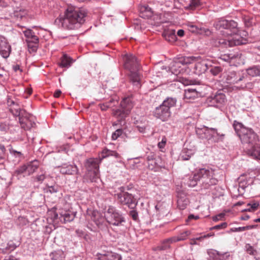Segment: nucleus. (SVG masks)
Listing matches in <instances>:
<instances>
[{
  "label": "nucleus",
  "mask_w": 260,
  "mask_h": 260,
  "mask_svg": "<svg viewBox=\"0 0 260 260\" xmlns=\"http://www.w3.org/2000/svg\"><path fill=\"white\" fill-rule=\"evenodd\" d=\"M214 25L216 29L221 30V35L223 36V38L219 39L220 44L226 47L246 43L247 40L241 37V35L246 37L247 32L238 30V24L236 21L221 19L216 22Z\"/></svg>",
  "instance_id": "nucleus-1"
},
{
  "label": "nucleus",
  "mask_w": 260,
  "mask_h": 260,
  "mask_svg": "<svg viewBox=\"0 0 260 260\" xmlns=\"http://www.w3.org/2000/svg\"><path fill=\"white\" fill-rule=\"evenodd\" d=\"M101 159L99 157L89 158L84 162L86 172L84 177V181L87 182H96L100 179L99 165Z\"/></svg>",
  "instance_id": "nucleus-2"
},
{
  "label": "nucleus",
  "mask_w": 260,
  "mask_h": 260,
  "mask_svg": "<svg viewBox=\"0 0 260 260\" xmlns=\"http://www.w3.org/2000/svg\"><path fill=\"white\" fill-rule=\"evenodd\" d=\"M176 104V100L172 98H168L162 103L156 107L153 112L154 116L163 121L168 120L171 115V108Z\"/></svg>",
  "instance_id": "nucleus-3"
},
{
  "label": "nucleus",
  "mask_w": 260,
  "mask_h": 260,
  "mask_svg": "<svg viewBox=\"0 0 260 260\" xmlns=\"http://www.w3.org/2000/svg\"><path fill=\"white\" fill-rule=\"evenodd\" d=\"M197 173V177L202 181V186L205 189H208L218 183V180L215 177L214 170L212 168H202Z\"/></svg>",
  "instance_id": "nucleus-4"
},
{
  "label": "nucleus",
  "mask_w": 260,
  "mask_h": 260,
  "mask_svg": "<svg viewBox=\"0 0 260 260\" xmlns=\"http://www.w3.org/2000/svg\"><path fill=\"white\" fill-rule=\"evenodd\" d=\"M133 107L131 99L129 97L124 98L120 103V109H112V115L120 121L129 115Z\"/></svg>",
  "instance_id": "nucleus-5"
},
{
  "label": "nucleus",
  "mask_w": 260,
  "mask_h": 260,
  "mask_svg": "<svg viewBox=\"0 0 260 260\" xmlns=\"http://www.w3.org/2000/svg\"><path fill=\"white\" fill-rule=\"evenodd\" d=\"M106 221L114 226H120L125 222L122 214L113 206H109L105 214Z\"/></svg>",
  "instance_id": "nucleus-6"
},
{
  "label": "nucleus",
  "mask_w": 260,
  "mask_h": 260,
  "mask_svg": "<svg viewBox=\"0 0 260 260\" xmlns=\"http://www.w3.org/2000/svg\"><path fill=\"white\" fill-rule=\"evenodd\" d=\"M198 57L194 56H182L174 59L171 62L170 70L172 73L178 75L181 73V65H187L197 61Z\"/></svg>",
  "instance_id": "nucleus-7"
},
{
  "label": "nucleus",
  "mask_w": 260,
  "mask_h": 260,
  "mask_svg": "<svg viewBox=\"0 0 260 260\" xmlns=\"http://www.w3.org/2000/svg\"><path fill=\"white\" fill-rule=\"evenodd\" d=\"M10 110L14 115L19 116L20 125L24 129H29L35 125V123L31 119V116L25 110L15 109L16 112L14 113L12 109Z\"/></svg>",
  "instance_id": "nucleus-8"
},
{
  "label": "nucleus",
  "mask_w": 260,
  "mask_h": 260,
  "mask_svg": "<svg viewBox=\"0 0 260 260\" xmlns=\"http://www.w3.org/2000/svg\"><path fill=\"white\" fill-rule=\"evenodd\" d=\"M84 17H58L55 23L62 27L70 29H74L83 21Z\"/></svg>",
  "instance_id": "nucleus-9"
},
{
  "label": "nucleus",
  "mask_w": 260,
  "mask_h": 260,
  "mask_svg": "<svg viewBox=\"0 0 260 260\" xmlns=\"http://www.w3.org/2000/svg\"><path fill=\"white\" fill-rule=\"evenodd\" d=\"M61 11L63 12V15L61 13L59 16H87L88 11L84 8H78L72 5H68L67 7L62 8Z\"/></svg>",
  "instance_id": "nucleus-10"
},
{
  "label": "nucleus",
  "mask_w": 260,
  "mask_h": 260,
  "mask_svg": "<svg viewBox=\"0 0 260 260\" xmlns=\"http://www.w3.org/2000/svg\"><path fill=\"white\" fill-rule=\"evenodd\" d=\"M247 131V133L242 135L240 138L243 144L248 145L249 148H252L258 144L259 139L251 129H248Z\"/></svg>",
  "instance_id": "nucleus-11"
},
{
  "label": "nucleus",
  "mask_w": 260,
  "mask_h": 260,
  "mask_svg": "<svg viewBox=\"0 0 260 260\" xmlns=\"http://www.w3.org/2000/svg\"><path fill=\"white\" fill-rule=\"evenodd\" d=\"M117 198L120 204L126 205L131 209H134L137 205V202L134 197L127 192L118 193Z\"/></svg>",
  "instance_id": "nucleus-12"
},
{
  "label": "nucleus",
  "mask_w": 260,
  "mask_h": 260,
  "mask_svg": "<svg viewBox=\"0 0 260 260\" xmlns=\"http://www.w3.org/2000/svg\"><path fill=\"white\" fill-rule=\"evenodd\" d=\"M124 68L128 70H134L135 71H139L140 66L136 57L133 54H128L125 55L124 58Z\"/></svg>",
  "instance_id": "nucleus-13"
},
{
  "label": "nucleus",
  "mask_w": 260,
  "mask_h": 260,
  "mask_svg": "<svg viewBox=\"0 0 260 260\" xmlns=\"http://www.w3.org/2000/svg\"><path fill=\"white\" fill-rule=\"evenodd\" d=\"M209 101L213 106L221 107L225 105L226 99L224 94L217 92L214 96L209 98Z\"/></svg>",
  "instance_id": "nucleus-14"
},
{
  "label": "nucleus",
  "mask_w": 260,
  "mask_h": 260,
  "mask_svg": "<svg viewBox=\"0 0 260 260\" xmlns=\"http://www.w3.org/2000/svg\"><path fill=\"white\" fill-rule=\"evenodd\" d=\"M197 57H198V59L194 61L196 63L193 68V73L196 75L200 76L205 73L208 69V67L205 60H201L200 56Z\"/></svg>",
  "instance_id": "nucleus-15"
},
{
  "label": "nucleus",
  "mask_w": 260,
  "mask_h": 260,
  "mask_svg": "<svg viewBox=\"0 0 260 260\" xmlns=\"http://www.w3.org/2000/svg\"><path fill=\"white\" fill-rule=\"evenodd\" d=\"M241 57V54L236 52L222 55L221 59L225 61L229 62L231 65L236 66L237 63H239Z\"/></svg>",
  "instance_id": "nucleus-16"
},
{
  "label": "nucleus",
  "mask_w": 260,
  "mask_h": 260,
  "mask_svg": "<svg viewBox=\"0 0 260 260\" xmlns=\"http://www.w3.org/2000/svg\"><path fill=\"white\" fill-rule=\"evenodd\" d=\"M60 172L62 174L74 175L78 173V169L76 165L64 164L58 167Z\"/></svg>",
  "instance_id": "nucleus-17"
},
{
  "label": "nucleus",
  "mask_w": 260,
  "mask_h": 260,
  "mask_svg": "<svg viewBox=\"0 0 260 260\" xmlns=\"http://www.w3.org/2000/svg\"><path fill=\"white\" fill-rule=\"evenodd\" d=\"M11 46L6 38L0 37V54L4 58H7L11 52Z\"/></svg>",
  "instance_id": "nucleus-18"
},
{
  "label": "nucleus",
  "mask_w": 260,
  "mask_h": 260,
  "mask_svg": "<svg viewBox=\"0 0 260 260\" xmlns=\"http://www.w3.org/2000/svg\"><path fill=\"white\" fill-rule=\"evenodd\" d=\"M177 207L180 210L185 209L189 204V200L183 192H179L177 195Z\"/></svg>",
  "instance_id": "nucleus-19"
},
{
  "label": "nucleus",
  "mask_w": 260,
  "mask_h": 260,
  "mask_svg": "<svg viewBox=\"0 0 260 260\" xmlns=\"http://www.w3.org/2000/svg\"><path fill=\"white\" fill-rule=\"evenodd\" d=\"M245 79L243 75L237 74L235 72H231L228 73L226 76V82L229 84H235Z\"/></svg>",
  "instance_id": "nucleus-20"
},
{
  "label": "nucleus",
  "mask_w": 260,
  "mask_h": 260,
  "mask_svg": "<svg viewBox=\"0 0 260 260\" xmlns=\"http://www.w3.org/2000/svg\"><path fill=\"white\" fill-rule=\"evenodd\" d=\"M207 252L209 260H223L230 254L229 252L221 253L214 249H209Z\"/></svg>",
  "instance_id": "nucleus-21"
},
{
  "label": "nucleus",
  "mask_w": 260,
  "mask_h": 260,
  "mask_svg": "<svg viewBox=\"0 0 260 260\" xmlns=\"http://www.w3.org/2000/svg\"><path fill=\"white\" fill-rule=\"evenodd\" d=\"M25 37L26 38V42L27 43H39V39L35 32L30 29H27L23 31Z\"/></svg>",
  "instance_id": "nucleus-22"
},
{
  "label": "nucleus",
  "mask_w": 260,
  "mask_h": 260,
  "mask_svg": "<svg viewBox=\"0 0 260 260\" xmlns=\"http://www.w3.org/2000/svg\"><path fill=\"white\" fill-rule=\"evenodd\" d=\"M233 127L239 138L242 136V135L247 133L248 132V129H249L244 126V125L241 123H240L237 121H234L233 123Z\"/></svg>",
  "instance_id": "nucleus-23"
},
{
  "label": "nucleus",
  "mask_w": 260,
  "mask_h": 260,
  "mask_svg": "<svg viewBox=\"0 0 260 260\" xmlns=\"http://www.w3.org/2000/svg\"><path fill=\"white\" fill-rule=\"evenodd\" d=\"M247 153L253 158L260 160V145L257 144L252 148H247Z\"/></svg>",
  "instance_id": "nucleus-24"
},
{
  "label": "nucleus",
  "mask_w": 260,
  "mask_h": 260,
  "mask_svg": "<svg viewBox=\"0 0 260 260\" xmlns=\"http://www.w3.org/2000/svg\"><path fill=\"white\" fill-rule=\"evenodd\" d=\"M75 217V213L71 211H66L64 213L60 214V221L66 223L73 221Z\"/></svg>",
  "instance_id": "nucleus-25"
},
{
  "label": "nucleus",
  "mask_w": 260,
  "mask_h": 260,
  "mask_svg": "<svg viewBox=\"0 0 260 260\" xmlns=\"http://www.w3.org/2000/svg\"><path fill=\"white\" fill-rule=\"evenodd\" d=\"M190 234L191 232L190 231H184L177 236L171 237V240H173L174 243L178 241H184L187 239Z\"/></svg>",
  "instance_id": "nucleus-26"
},
{
  "label": "nucleus",
  "mask_w": 260,
  "mask_h": 260,
  "mask_svg": "<svg viewBox=\"0 0 260 260\" xmlns=\"http://www.w3.org/2000/svg\"><path fill=\"white\" fill-rule=\"evenodd\" d=\"M110 156H113L116 158H118L119 157V154L115 151L110 150L109 149H108L107 148H105L102 151L101 155L99 157V158L101 159L102 161L104 158L109 157Z\"/></svg>",
  "instance_id": "nucleus-27"
},
{
  "label": "nucleus",
  "mask_w": 260,
  "mask_h": 260,
  "mask_svg": "<svg viewBox=\"0 0 260 260\" xmlns=\"http://www.w3.org/2000/svg\"><path fill=\"white\" fill-rule=\"evenodd\" d=\"M102 258L103 260H121L120 254L111 251L107 252L103 254Z\"/></svg>",
  "instance_id": "nucleus-28"
},
{
  "label": "nucleus",
  "mask_w": 260,
  "mask_h": 260,
  "mask_svg": "<svg viewBox=\"0 0 260 260\" xmlns=\"http://www.w3.org/2000/svg\"><path fill=\"white\" fill-rule=\"evenodd\" d=\"M201 131L204 134L202 137L207 140H212V135L215 133L214 128H209L207 126H205Z\"/></svg>",
  "instance_id": "nucleus-29"
},
{
  "label": "nucleus",
  "mask_w": 260,
  "mask_h": 260,
  "mask_svg": "<svg viewBox=\"0 0 260 260\" xmlns=\"http://www.w3.org/2000/svg\"><path fill=\"white\" fill-rule=\"evenodd\" d=\"M174 243L173 240H171V238L164 240L161 244L156 247L158 250H165L169 249L170 247V244Z\"/></svg>",
  "instance_id": "nucleus-30"
},
{
  "label": "nucleus",
  "mask_w": 260,
  "mask_h": 260,
  "mask_svg": "<svg viewBox=\"0 0 260 260\" xmlns=\"http://www.w3.org/2000/svg\"><path fill=\"white\" fill-rule=\"evenodd\" d=\"M25 167H26V170L28 175H30L36 171L38 168L39 165L37 161H34L33 162L25 165Z\"/></svg>",
  "instance_id": "nucleus-31"
},
{
  "label": "nucleus",
  "mask_w": 260,
  "mask_h": 260,
  "mask_svg": "<svg viewBox=\"0 0 260 260\" xmlns=\"http://www.w3.org/2000/svg\"><path fill=\"white\" fill-rule=\"evenodd\" d=\"M193 152L191 149L184 148L180 154V158L183 160H187L193 155Z\"/></svg>",
  "instance_id": "nucleus-32"
},
{
  "label": "nucleus",
  "mask_w": 260,
  "mask_h": 260,
  "mask_svg": "<svg viewBox=\"0 0 260 260\" xmlns=\"http://www.w3.org/2000/svg\"><path fill=\"white\" fill-rule=\"evenodd\" d=\"M113 103V106H115L118 104V102L117 100L111 99L108 102L104 103V104H100L99 106L100 107L101 110L102 111H106L108 108H111L112 106L111 104Z\"/></svg>",
  "instance_id": "nucleus-33"
},
{
  "label": "nucleus",
  "mask_w": 260,
  "mask_h": 260,
  "mask_svg": "<svg viewBox=\"0 0 260 260\" xmlns=\"http://www.w3.org/2000/svg\"><path fill=\"white\" fill-rule=\"evenodd\" d=\"M72 63V59L67 55H63L61 58L60 66L61 67H69Z\"/></svg>",
  "instance_id": "nucleus-34"
},
{
  "label": "nucleus",
  "mask_w": 260,
  "mask_h": 260,
  "mask_svg": "<svg viewBox=\"0 0 260 260\" xmlns=\"http://www.w3.org/2000/svg\"><path fill=\"white\" fill-rule=\"evenodd\" d=\"M247 74L251 77H256L260 75V69L257 67H252L246 70Z\"/></svg>",
  "instance_id": "nucleus-35"
},
{
  "label": "nucleus",
  "mask_w": 260,
  "mask_h": 260,
  "mask_svg": "<svg viewBox=\"0 0 260 260\" xmlns=\"http://www.w3.org/2000/svg\"><path fill=\"white\" fill-rule=\"evenodd\" d=\"M197 95V92L194 89L188 88L185 90L184 98L186 99H192L196 98Z\"/></svg>",
  "instance_id": "nucleus-36"
},
{
  "label": "nucleus",
  "mask_w": 260,
  "mask_h": 260,
  "mask_svg": "<svg viewBox=\"0 0 260 260\" xmlns=\"http://www.w3.org/2000/svg\"><path fill=\"white\" fill-rule=\"evenodd\" d=\"M91 219L98 226H100L103 221V217L98 211H93L92 213Z\"/></svg>",
  "instance_id": "nucleus-37"
},
{
  "label": "nucleus",
  "mask_w": 260,
  "mask_h": 260,
  "mask_svg": "<svg viewBox=\"0 0 260 260\" xmlns=\"http://www.w3.org/2000/svg\"><path fill=\"white\" fill-rule=\"evenodd\" d=\"M215 133L212 135V140L214 142H218L220 141H222L224 139L225 135L223 134H220L218 133L217 129L214 128Z\"/></svg>",
  "instance_id": "nucleus-38"
},
{
  "label": "nucleus",
  "mask_w": 260,
  "mask_h": 260,
  "mask_svg": "<svg viewBox=\"0 0 260 260\" xmlns=\"http://www.w3.org/2000/svg\"><path fill=\"white\" fill-rule=\"evenodd\" d=\"M26 167H25V165H23L17 168L12 173V176L14 177H16L18 178H19V176L23 174L24 173L26 172Z\"/></svg>",
  "instance_id": "nucleus-39"
},
{
  "label": "nucleus",
  "mask_w": 260,
  "mask_h": 260,
  "mask_svg": "<svg viewBox=\"0 0 260 260\" xmlns=\"http://www.w3.org/2000/svg\"><path fill=\"white\" fill-rule=\"evenodd\" d=\"M130 72V79L133 82L139 83L140 80V75L138 73L139 71H135L134 70H129Z\"/></svg>",
  "instance_id": "nucleus-40"
},
{
  "label": "nucleus",
  "mask_w": 260,
  "mask_h": 260,
  "mask_svg": "<svg viewBox=\"0 0 260 260\" xmlns=\"http://www.w3.org/2000/svg\"><path fill=\"white\" fill-rule=\"evenodd\" d=\"M6 148L4 145L0 144V166L4 167L6 160Z\"/></svg>",
  "instance_id": "nucleus-41"
},
{
  "label": "nucleus",
  "mask_w": 260,
  "mask_h": 260,
  "mask_svg": "<svg viewBox=\"0 0 260 260\" xmlns=\"http://www.w3.org/2000/svg\"><path fill=\"white\" fill-rule=\"evenodd\" d=\"M52 260H61L64 257V254L62 251H55L50 254Z\"/></svg>",
  "instance_id": "nucleus-42"
},
{
  "label": "nucleus",
  "mask_w": 260,
  "mask_h": 260,
  "mask_svg": "<svg viewBox=\"0 0 260 260\" xmlns=\"http://www.w3.org/2000/svg\"><path fill=\"white\" fill-rule=\"evenodd\" d=\"M136 125L138 131L140 133H144L145 132L146 129L148 126V122L144 121L143 122H139L138 121H137Z\"/></svg>",
  "instance_id": "nucleus-43"
},
{
  "label": "nucleus",
  "mask_w": 260,
  "mask_h": 260,
  "mask_svg": "<svg viewBox=\"0 0 260 260\" xmlns=\"http://www.w3.org/2000/svg\"><path fill=\"white\" fill-rule=\"evenodd\" d=\"M197 173L193 175V176H190L188 178L187 184L190 187H194L197 184V181L200 180L199 177H197Z\"/></svg>",
  "instance_id": "nucleus-44"
},
{
  "label": "nucleus",
  "mask_w": 260,
  "mask_h": 260,
  "mask_svg": "<svg viewBox=\"0 0 260 260\" xmlns=\"http://www.w3.org/2000/svg\"><path fill=\"white\" fill-rule=\"evenodd\" d=\"M139 11L140 13H149L150 15L153 14V11L147 5H140L139 7Z\"/></svg>",
  "instance_id": "nucleus-45"
},
{
  "label": "nucleus",
  "mask_w": 260,
  "mask_h": 260,
  "mask_svg": "<svg viewBox=\"0 0 260 260\" xmlns=\"http://www.w3.org/2000/svg\"><path fill=\"white\" fill-rule=\"evenodd\" d=\"M255 227V225H247L245 226H242L239 228H232L230 231L232 232H243L246 230H249L252 229H253Z\"/></svg>",
  "instance_id": "nucleus-46"
},
{
  "label": "nucleus",
  "mask_w": 260,
  "mask_h": 260,
  "mask_svg": "<svg viewBox=\"0 0 260 260\" xmlns=\"http://www.w3.org/2000/svg\"><path fill=\"white\" fill-rule=\"evenodd\" d=\"M255 20L253 17H244V22L247 27H250L255 24Z\"/></svg>",
  "instance_id": "nucleus-47"
},
{
  "label": "nucleus",
  "mask_w": 260,
  "mask_h": 260,
  "mask_svg": "<svg viewBox=\"0 0 260 260\" xmlns=\"http://www.w3.org/2000/svg\"><path fill=\"white\" fill-rule=\"evenodd\" d=\"M38 43H27L29 52H36L38 49Z\"/></svg>",
  "instance_id": "nucleus-48"
},
{
  "label": "nucleus",
  "mask_w": 260,
  "mask_h": 260,
  "mask_svg": "<svg viewBox=\"0 0 260 260\" xmlns=\"http://www.w3.org/2000/svg\"><path fill=\"white\" fill-rule=\"evenodd\" d=\"M7 104H8V105L10 107H12L13 106V107H11L10 108V109H12L13 110V112L14 113H15L16 112V110H15V109H20L19 107H18V106L15 104V103L14 102V101L13 100H12V99H8V101H7ZM10 111L12 112L11 110H10Z\"/></svg>",
  "instance_id": "nucleus-49"
},
{
  "label": "nucleus",
  "mask_w": 260,
  "mask_h": 260,
  "mask_svg": "<svg viewBox=\"0 0 260 260\" xmlns=\"http://www.w3.org/2000/svg\"><path fill=\"white\" fill-rule=\"evenodd\" d=\"M247 252L252 255H255L257 254V251L254 248L249 244H247L245 246Z\"/></svg>",
  "instance_id": "nucleus-50"
},
{
  "label": "nucleus",
  "mask_w": 260,
  "mask_h": 260,
  "mask_svg": "<svg viewBox=\"0 0 260 260\" xmlns=\"http://www.w3.org/2000/svg\"><path fill=\"white\" fill-rule=\"evenodd\" d=\"M222 71L221 67L219 66H216L212 67L210 70V73L214 76H217Z\"/></svg>",
  "instance_id": "nucleus-51"
},
{
  "label": "nucleus",
  "mask_w": 260,
  "mask_h": 260,
  "mask_svg": "<svg viewBox=\"0 0 260 260\" xmlns=\"http://www.w3.org/2000/svg\"><path fill=\"white\" fill-rule=\"evenodd\" d=\"M188 29L189 31L192 32H196L198 33L199 32L200 28L198 26H197L196 25H194L191 22H189L187 24Z\"/></svg>",
  "instance_id": "nucleus-52"
},
{
  "label": "nucleus",
  "mask_w": 260,
  "mask_h": 260,
  "mask_svg": "<svg viewBox=\"0 0 260 260\" xmlns=\"http://www.w3.org/2000/svg\"><path fill=\"white\" fill-rule=\"evenodd\" d=\"M123 130L121 128L116 130L112 135V139L116 140L122 134Z\"/></svg>",
  "instance_id": "nucleus-53"
},
{
  "label": "nucleus",
  "mask_w": 260,
  "mask_h": 260,
  "mask_svg": "<svg viewBox=\"0 0 260 260\" xmlns=\"http://www.w3.org/2000/svg\"><path fill=\"white\" fill-rule=\"evenodd\" d=\"M228 226V223L225 222H222L218 225H215L210 228V230H220L226 228Z\"/></svg>",
  "instance_id": "nucleus-54"
},
{
  "label": "nucleus",
  "mask_w": 260,
  "mask_h": 260,
  "mask_svg": "<svg viewBox=\"0 0 260 260\" xmlns=\"http://www.w3.org/2000/svg\"><path fill=\"white\" fill-rule=\"evenodd\" d=\"M201 0H190L189 6L191 8H196L201 5Z\"/></svg>",
  "instance_id": "nucleus-55"
},
{
  "label": "nucleus",
  "mask_w": 260,
  "mask_h": 260,
  "mask_svg": "<svg viewBox=\"0 0 260 260\" xmlns=\"http://www.w3.org/2000/svg\"><path fill=\"white\" fill-rule=\"evenodd\" d=\"M17 247V245H16L14 242L10 241L7 244V249H8L9 252H11L14 250Z\"/></svg>",
  "instance_id": "nucleus-56"
},
{
  "label": "nucleus",
  "mask_w": 260,
  "mask_h": 260,
  "mask_svg": "<svg viewBox=\"0 0 260 260\" xmlns=\"http://www.w3.org/2000/svg\"><path fill=\"white\" fill-rule=\"evenodd\" d=\"M214 235V234L213 233H210L209 234H207L206 235H204L203 236H200L199 237L196 238V239L197 241H202L204 240L205 239L209 238L210 237H212Z\"/></svg>",
  "instance_id": "nucleus-57"
},
{
  "label": "nucleus",
  "mask_w": 260,
  "mask_h": 260,
  "mask_svg": "<svg viewBox=\"0 0 260 260\" xmlns=\"http://www.w3.org/2000/svg\"><path fill=\"white\" fill-rule=\"evenodd\" d=\"M46 176L45 173H42L41 175H37L35 178V181L38 182H42L45 179Z\"/></svg>",
  "instance_id": "nucleus-58"
},
{
  "label": "nucleus",
  "mask_w": 260,
  "mask_h": 260,
  "mask_svg": "<svg viewBox=\"0 0 260 260\" xmlns=\"http://www.w3.org/2000/svg\"><path fill=\"white\" fill-rule=\"evenodd\" d=\"M167 142V138L164 137L162 138L161 141L158 143V147L159 149H161L164 148Z\"/></svg>",
  "instance_id": "nucleus-59"
},
{
  "label": "nucleus",
  "mask_w": 260,
  "mask_h": 260,
  "mask_svg": "<svg viewBox=\"0 0 260 260\" xmlns=\"http://www.w3.org/2000/svg\"><path fill=\"white\" fill-rule=\"evenodd\" d=\"M259 204L258 202H254L253 203H248L247 204L248 206H250L252 211H254L256 210L258 207L259 206Z\"/></svg>",
  "instance_id": "nucleus-60"
},
{
  "label": "nucleus",
  "mask_w": 260,
  "mask_h": 260,
  "mask_svg": "<svg viewBox=\"0 0 260 260\" xmlns=\"http://www.w3.org/2000/svg\"><path fill=\"white\" fill-rule=\"evenodd\" d=\"M129 215L132 217L134 220H137L138 218V212L135 210H132L129 212Z\"/></svg>",
  "instance_id": "nucleus-61"
},
{
  "label": "nucleus",
  "mask_w": 260,
  "mask_h": 260,
  "mask_svg": "<svg viewBox=\"0 0 260 260\" xmlns=\"http://www.w3.org/2000/svg\"><path fill=\"white\" fill-rule=\"evenodd\" d=\"M10 153L14 155L15 156H17V157H22V154L20 151H16L15 150H14L13 149H11L10 150Z\"/></svg>",
  "instance_id": "nucleus-62"
},
{
  "label": "nucleus",
  "mask_w": 260,
  "mask_h": 260,
  "mask_svg": "<svg viewBox=\"0 0 260 260\" xmlns=\"http://www.w3.org/2000/svg\"><path fill=\"white\" fill-rule=\"evenodd\" d=\"M9 129V125L7 124L6 123H0V130L1 131L5 132L7 131Z\"/></svg>",
  "instance_id": "nucleus-63"
},
{
  "label": "nucleus",
  "mask_w": 260,
  "mask_h": 260,
  "mask_svg": "<svg viewBox=\"0 0 260 260\" xmlns=\"http://www.w3.org/2000/svg\"><path fill=\"white\" fill-rule=\"evenodd\" d=\"M155 158V154L153 152H150L147 155L146 160L149 162L150 161H153Z\"/></svg>",
  "instance_id": "nucleus-64"
}]
</instances>
